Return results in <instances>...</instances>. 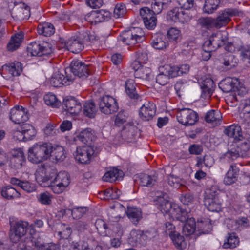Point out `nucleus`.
Wrapping results in <instances>:
<instances>
[{
	"label": "nucleus",
	"mask_w": 250,
	"mask_h": 250,
	"mask_svg": "<svg viewBox=\"0 0 250 250\" xmlns=\"http://www.w3.org/2000/svg\"><path fill=\"white\" fill-rule=\"evenodd\" d=\"M191 17L188 11L182 8L175 7L168 12L167 19L174 22L185 23L188 22Z\"/></svg>",
	"instance_id": "obj_11"
},
{
	"label": "nucleus",
	"mask_w": 250,
	"mask_h": 250,
	"mask_svg": "<svg viewBox=\"0 0 250 250\" xmlns=\"http://www.w3.org/2000/svg\"><path fill=\"white\" fill-rule=\"evenodd\" d=\"M215 50L224 45L227 39V33L224 31H217L209 37Z\"/></svg>",
	"instance_id": "obj_26"
},
{
	"label": "nucleus",
	"mask_w": 250,
	"mask_h": 250,
	"mask_svg": "<svg viewBox=\"0 0 250 250\" xmlns=\"http://www.w3.org/2000/svg\"><path fill=\"white\" fill-rule=\"evenodd\" d=\"M204 205L211 212H219L222 210V200L216 191L210 189L205 192Z\"/></svg>",
	"instance_id": "obj_5"
},
{
	"label": "nucleus",
	"mask_w": 250,
	"mask_h": 250,
	"mask_svg": "<svg viewBox=\"0 0 250 250\" xmlns=\"http://www.w3.org/2000/svg\"><path fill=\"white\" fill-rule=\"evenodd\" d=\"M125 4H117L114 9L113 16L116 18L122 17L126 13Z\"/></svg>",
	"instance_id": "obj_63"
},
{
	"label": "nucleus",
	"mask_w": 250,
	"mask_h": 250,
	"mask_svg": "<svg viewBox=\"0 0 250 250\" xmlns=\"http://www.w3.org/2000/svg\"><path fill=\"white\" fill-rule=\"evenodd\" d=\"M233 222L235 225L232 229L233 230H241V229L248 228L249 226V220L247 218L245 217L238 218Z\"/></svg>",
	"instance_id": "obj_55"
},
{
	"label": "nucleus",
	"mask_w": 250,
	"mask_h": 250,
	"mask_svg": "<svg viewBox=\"0 0 250 250\" xmlns=\"http://www.w3.org/2000/svg\"><path fill=\"white\" fill-rule=\"evenodd\" d=\"M170 216L173 220H178L184 222L188 220L189 217L188 213L182 210L178 206L174 204L173 209L171 210Z\"/></svg>",
	"instance_id": "obj_25"
},
{
	"label": "nucleus",
	"mask_w": 250,
	"mask_h": 250,
	"mask_svg": "<svg viewBox=\"0 0 250 250\" xmlns=\"http://www.w3.org/2000/svg\"><path fill=\"white\" fill-rule=\"evenodd\" d=\"M225 134L235 141H240L242 138L241 127L238 125H233L228 127L225 131Z\"/></svg>",
	"instance_id": "obj_30"
},
{
	"label": "nucleus",
	"mask_w": 250,
	"mask_h": 250,
	"mask_svg": "<svg viewBox=\"0 0 250 250\" xmlns=\"http://www.w3.org/2000/svg\"><path fill=\"white\" fill-rule=\"evenodd\" d=\"M140 14L143 19L144 23L147 22L148 19L156 15L151 9L147 7L141 8L140 10Z\"/></svg>",
	"instance_id": "obj_59"
},
{
	"label": "nucleus",
	"mask_w": 250,
	"mask_h": 250,
	"mask_svg": "<svg viewBox=\"0 0 250 250\" xmlns=\"http://www.w3.org/2000/svg\"><path fill=\"white\" fill-rule=\"evenodd\" d=\"M180 200L183 204L189 205L194 202V197L191 193H186L181 195Z\"/></svg>",
	"instance_id": "obj_64"
},
{
	"label": "nucleus",
	"mask_w": 250,
	"mask_h": 250,
	"mask_svg": "<svg viewBox=\"0 0 250 250\" xmlns=\"http://www.w3.org/2000/svg\"><path fill=\"white\" fill-rule=\"evenodd\" d=\"M166 195L163 192H157L156 204L158 205V208L163 213H168L170 215L171 210L173 209L174 205H172L171 203L165 199Z\"/></svg>",
	"instance_id": "obj_20"
},
{
	"label": "nucleus",
	"mask_w": 250,
	"mask_h": 250,
	"mask_svg": "<svg viewBox=\"0 0 250 250\" xmlns=\"http://www.w3.org/2000/svg\"><path fill=\"white\" fill-rule=\"evenodd\" d=\"M74 80L73 77L71 74H66L64 77L59 71L54 73L50 80L51 84L55 87H60L62 85H69Z\"/></svg>",
	"instance_id": "obj_15"
},
{
	"label": "nucleus",
	"mask_w": 250,
	"mask_h": 250,
	"mask_svg": "<svg viewBox=\"0 0 250 250\" xmlns=\"http://www.w3.org/2000/svg\"><path fill=\"white\" fill-rule=\"evenodd\" d=\"M222 116L221 112L218 110H210L206 114L205 119L208 123L217 124L220 123Z\"/></svg>",
	"instance_id": "obj_33"
},
{
	"label": "nucleus",
	"mask_w": 250,
	"mask_h": 250,
	"mask_svg": "<svg viewBox=\"0 0 250 250\" xmlns=\"http://www.w3.org/2000/svg\"><path fill=\"white\" fill-rule=\"evenodd\" d=\"M144 32L140 28H132L123 31L118 37L119 41L126 45H133L143 40Z\"/></svg>",
	"instance_id": "obj_4"
},
{
	"label": "nucleus",
	"mask_w": 250,
	"mask_h": 250,
	"mask_svg": "<svg viewBox=\"0 0 250 250\" xmlns=\"http://www.w3.org/2000/svg\"><path fill=\"white\" fill-rule=\"evenodd\" d=\"M151 45L156 49L163 50L167 48L168 45V43L166 38L162 35L160 34L157 36L153 37Z\"/></svg>",
	"instance_id": "obj_35"
},
{
	"label": "nucleus",
	"mask_w": 250,
	"mask_h": 250,
	"mask_svg": "<svg viewBox=\"0 0 250 250\" xmlns=\"http://www.w3.org/2000/svg\"><path fill=\"white\" fill-rule=\"evenodd\" d=\"M198 24L201 27L206 28H209L212 27H215V22L214 18H202L198 21Z\"/></svg>",
	"instance_id": "obj_57"
},
{
	"label": "nucleus",
	"mask_w": 250,
	"mask_h": 250,
	"mask_svg": "<svg viewBox=\"0 0 250 250\" xmlns=\"http://www.w3.org/2000/svg\"><path fill=\"white\" fill-rule=\"evenodd\" d=\"M156 113L155 105L150 102H146L140 108L139 116L144 121L152 119Z\"/></svg>",
	"instance_id": "obj_19"
},
{
	"label": "nucleus",
	"mask_w": 250,
	"mask_h": 250,
	"mask_svg": "<svg viewBox=\"0 0 250 250\" xmlns=\"http://www.w3.org/2000/svg\"><path fill=\"white\" fill-rule=\"evenodd\" d=\"M27 51L32 56H41L51 53L52 48L51 45L47 42L40 43L38 42H34L28 45Z\"/></svg>",
	"instance_id": "obj_12"
},
{
	"label": "nucleus",
	"mask_w": 250,
	"mask_h": 250,
	"mask_svg": "<svg viewBox=\"0 0 250 250\" xmlns=\"http://www.w3.org/2000/svg\"><path fill=\"white\" fill-rule=\"evenodd\" d=\"M126 213L130 221L134 224H137L142 218V212L137 208L128 207Z\"/></svg>",
	"instance_id": "obj_34"
},
{
	"label": "nucleus",
	"mask_w": 250,
	"mask_h": 250,
	"mask_svg": "<svg viewBox=\"0 0 250 250\" xmlns=\"http://www.w3.org/2000/svg\"><path fill=\"white\" fill-rule=\"evenodd\" d=\"M95 11L96 15L97 23L108 21L110 17V13L108 10L101 9Z\"/></svg>",
	"instance_id": "obj_52"
},
{
	"label": "nucleus",
	"mask_w": 250,
	"mask_h": 250,
	"mask_svg": "<svg viewBox=\"0 0 250 250\" xmlns=\"http://www.w3.org/2000/svg\"><path fill=\"white\" fill-rule=\"evenodd\" d=\"M121 192L116 188H107L104 191V194L107 198L112 199L118 198Z\"/></svg>",
	"instance_id": "obj_60"
},
{
	"label": "nucleus",
	"mask_w": 250,
	"mask_h": 250,
	"mask_svg": "<svg viewBox=\"0 0 250 250\" xmlns=\"http://www.w3.org/2000/svg\"><path fill=\"white\" fill-rule=\"evenodd\" d=\"M239 168L236 164H232L226 174L224 183L226 185H231L237 181Z\"/></svg>",
	"instance_id": "obj_24"
},
{
	"label": "nucleus",
	"mask_w": 250,
	"mask_h": 250,
	"mask_svg": "<svg viewBox=\"0 0 250 250\" xmlns=\"http://www.w3.org/2000/svg\"><path fill=\"white\" fill-rule=\"evenodd\" d=\"M136 84L134 80L129 79L125 83V90L127 95L131 99H138L139 95L136 91Z\"/></svg>",
	"instance_id": "obj_38"
},
{
	"label": "nucleus",
	"mask_w": 250,
	"mask_h": 250,
	"mask_svg": "<svg viewBox=\"0 0 250 250\" xmlns=\"http://www.w3.org/2000/svg\"><path fill=\"white\" fill-rule=\"evenodd\" d=\"M244 16L243 11L236 8H227L220 10L215 18H214L215 22V28L220 29L226 26L231 21L233 17Z\"/></svg>",
	"instance_id": "obj_3"
},
{
	"label": "nucleus",
	"mask_w": 250,
	"mask_h": 250,
	"mask_svg": "<svg viewBox=\"0 0 250 250\" xmlns=\"http://www.w3.org/2000/svg\"><path fill=\"white\" fill-rule=\"evenodd\" d=\"M62 106L64 110L73 115L79 114L82 108L81 103L74 97L64 99Z\"/></svg>",
	"instance_id": "obj_16"
},
{
	"label": "nucleus",
	"mask_w": 250,
	"mask_h": 250,
	"mask_svg": "<svg viewBox=\"0 0 250 250\" xmlns=\"http://www.w3.org/2000/svg\"><path fill=\"white\" fill-rule=\"evenodd\" d=\"M71 232V229L68 225L62 224L59 225L57 235L62 239H67Z\"/></svg>",
	"instance_id": "obj_48"
},
{
	"label": "nucleus",
	"mask_w": 250,
	"mask_h": 250,
	"mask_svg": "<svg viewBox=\"0 0 250 250\" xmlns=\"http://www.w3.org/2000/svg\"><path fill=\"white\" fill-rule=\"evenodd\" d=\"M214 83L211 78H206L203 80L201 82L202 97L205 99L210 97L214 90Z\"/></svg>",
	"instance_id": "obj_23"
},
{
	"label": "nucleus",
	"mask_w": 250,
	"mask_h": 250,
	"mask_svg": "<svg viewBox=\"0 0 250 250\" xmlns=\"http://www.w3.org/2000/svg\"><path fill=\"white\" fill-rule=\"evenodd\" d=\"M97 108L95 104L93 102H86L83 105V114L85 116L93 118L96 115Z\"/></svg>",
	"instance_id": "obj_47"
},
{
	"label": "nucleus",
	"mask_w": 250,
	"mask_h": 250,
	"mask_svg": "<svg viewBox=\"0 0 250 250\" xmlns=\"http://www.w3.org/2000/svg\"><path fill=\"white\" fill-rule=\"evenodd\" d=\"M214 163V159L210 155H205L203 158L197 157L196 166L200 167H203V165L207 167H211Z\"/></svg>",
	"instance_id": "obj_49"
},
{
	"label": "nucleus",
	"mask_w": 250,
	"mask_h": 250,
	"mask_svg": "<svg viewBox=\"0 0 250 250\" xmlns=\"http://www.w3.org/2000/svg\"><path fill=\"white\" fill-rule=\"evenodd\" d=\"M71 247L73 250H91L92 248L87 242L82 240L78 243L73 242Z\"/></svg>",
	"instance_id": "obj_58"
},
{
	"label": "nucleus",
	"mask_w": 250,
	"mask_h": 250,
	"mask_svg": "<svg viewBox=\"0 0 250 250\" xmlns=\"http://www.w3.org/2000/svg\"><path fill=\"white\" fill-rule=\"evenodd\" d=\"M29 224L27 222L19 221L11 223L9 237L13 243H17L23 236Z\"/></svg>",
	"instance_id": "obj_8"
},
{
	"label": "nucleus",
	"mask_w": 250,
	"mask_h": 250,
	"mask_svg": "<svg viewBox=\"0 0 250 250\" xmlns=\"http://www.w3.org/2000/svg\"><path fill=\"white\" fill-rule=\"evenodd\" d=\"M88 65L78 60H73L70 67L65 69V74H71L74 78L75 76L79 78H85L89 75Z\"/></svg>",
	"instance_id": "obj_9"
},
{
	"label": "nucleus",
	"mask_w": 250,
	"mask_h": 250,
	"mask_svg": "<svg viewBox=\"0 0 250 250\" xmlns=\"http://www.w3.org/2000/svg\"><path fill=\"white\" fill-rule=\"evenodd\" d=\"M94 153L93 148L90 146L77 147L74 155L76 161L81 164H88L90 162Z\"/></svg>",
	"instance_id": "obj_13"
},
{
	"label": "nucleus",
	"mask_w": 250,
	"mask_h": 250,
	"mask_svg": "<svg viewBox=\"0 0 250 250\" xmlns=\"http://www.w3.org/2000/svg\"><path fill=\"white\" fill-rule=\"evenodd\" d=\"M23 37V34L21 32L12 36L7 46L8 50L10 51H14L17 50L21 45Z\"/></svg>",
	"instance_id": "obj_28"
},
{
	"label": "nucleus",
	"mask_w": 250,
	"mask_h": 250,
	"mask_svg": "<svg viewBox=\"0 0 250 250\" xmlns=\"http://www.w3.org/2000/svg\"><path fill=\"white\" fill-rule=\"evenodd\" d=\"M178 121L185 125H192L198 120V114L190 108H182L177 113Z\"/></svg>",
	"instance_id": "obj_10"
},
{
	"label": "nucleus",
	"mask_w": 250,
	"mask_h": 250,
	"mask_svg": "<svg viewBox=\"0 0 250 250\" xmlns=\"http://www.w3.org/2000/svg\"><path fill=\"white\" fill-rule=\"evenodd\" d=\"M238 141V142L235 143V146L238 150L241 156H243L250 149V143L249 141L246 140L242 142Z\"/></svg>",
	"instance_id": "obj_53"
},
{
	"label": "nucleus",
	"mask_w": 250,
	"mask_h": 250,
	"mask_svg": "<svg viewBox=\"0 0 250 250\" xmlns=\"http://www.w3.org/2000/svg\"><path fill=\"white\" fill-rule=\"evenodd\" d=\"M87 211L86 207H75L72 210V215L74 218L79 219L83 216Z\"/></svg>",
	"instance_id": "obj_62"
},
{
	"label": "nucleus",
	"mask_w": 250,
	"mask_h": 250,
	"mask_svg": "<svg viewBox=\"0 0 250 250\" xmlns=\"http://www.w3.org/2000/svg\"><path fill=\"white\" fill-rule=\"evenodd\" d=\"M238 59L232 54H228L225 56L224 64L228 69H230L235 67L237 64Z\"/></svg>",
	"instance_id": "obj_54"
},
{
	"label": "nucleus",
	"mask_w": 250,
	"mask_h": 250,
	"mask_svg": "<svg viewBox=\"0 0 250 250\" xmlns=\"http://www.w3.org/2000/svg\"><path fill=\"white\" fill-rule=\"evenodd\" d=\"M95 139L94 132L90 128L85 129L77 136V140L83 144L92 142Z\"/></svg>",
	"instance_id": "obj_29"
},
{
	"label": "nucleus",
	"mask_w": 250,
	"mask_h": 250,
	"mask_svg": "<svg viewBox=\"0 0 250 250\" xmlns=\"http://www.w3.org/2000/svg\"><path fill=\"white\" fill-rule=\"evenodd\" d=\"M238 83V79L227 77L220 83L219 86L224 92L229 93L235 91L237 89Z\"/></svg>",
	"instance_id": "obj_22"
},
{
	"label": "nucleus",
	"mask_w": 250,
	"mask_h": 250,
	"mask_svg": "<svg viewBox=\"0 0 250 250\" xmlns=\"http://www.w3.org/2000/svg\"><path fill=\"white\" fill-rule=\"evenodd\" d=\"M219 4V3L217 1L206 0L203 7V11L205 13L211 14L217 8Z\"/></svg>",
	"instance_id": "obj_51"
},
{
	"label": "nucleus",
	"mask_w": 250,
	"mask_h": 250,
	"mask_svg": "<svg viewBox=\"0 0 250 250\" xmlns=\"http://www.w3.org/2000/svg\"><path fill=\"white\" fill-rule=\"evenodd\" d=\"M10 183L14 185H17L24 191L27 192H32L35 190V187L34 184L30 183L28 181H21L16 178H11Z\"/></svg>",
	"instance_id": "obj_32"
},
{
	"label": "nucleus",
	"mask_w": 250,
	"mask_h": 250,
	"mask_svg": "<svg viewBox=\"0 0 250 250\" xmlns=\"http://www.w3.org/2000/svg\"><path fill=\"white\" fill-rule=\"evenodd\" d=\"M44 101L45 103L49 106L53 107H57L59 105L60 102L58 100L55 95L52 93H48L44 96Z\"/></svg>",
	"instance_id": "obj_50"
},
{
	"label": "nucleus",
	"mask_w": 250,
	"mask_h": 250,
	"mask_svg": "<svg viewBox=\"0 0 250 250\" xmlns=\"http://www.w3.org/2000/svg\"><path fill=\"white\" fill-rule=\"evenodd\" d=\"M124 176L122 170L116 168H113L107 171L103 177L104 181L113 182L122 178Z\"/></svg>",
	"instance_id": "obj_27"
},
{
	"label": "nucleus",
	"mask_w": 250,
	"mask_h": 250,
	"mask_svg": "<svg viewBox=\"0 0 250 250\" xmlns=\"http://www.w3.org/2000/svg\"><path fill=\"white\" fill-rule=\"evenodd\" d=\"M52 144L50 143H38L28 150V160L33 163H39L50 157Z\"/></svg>",
	"instance_id": "obj_2"
},
{
	"label": "nucleus",
	"mask_w": 250,
	"mask_h": 250,
	"mask_svg": "<svg viewBox=\"0 0 250 250\" xmlns=\"http://www.w3.org/2000/svg\"><path fill=\"white\" fill-rule=\"evenodd\" d=\"M239 239L237 235L234 233L228 234L226 240L225 241L223 247L225 249L234 248L238 246Z\"/></svg>",
	"instance_id": "obj_40"
},
{
	"label": "nucleus",
	"mask_w": 250,
	"mask_h": 250,
	"mask_svg": "<svg viewBox=\"0 0 250 250\" xmlns=\"http://www.w3.org/2000/svg\"><path fill=\"white\" fill-rule=\"evenodd\" d=\"M167 36L170 42H177L181 36V31L178 28L171 27L167 31Z\"/></svg>",
	"instance_id": "obj_56"
},
{
	"label": "nucleus",
	"mask_w": 250,
	"mask_h": 250,
	"mask_svg": "<svg viewBox=\"0 0 250 250\" xmlns=\"http://www.w3.org/2000/svg\"><path fill=\"white\" fill-rule=\"evenodd\" d=\"M170 2L171 0H153L151 4V10L155 15L158 14Z\"/></svg>",
	"instance_id": "obj_42"
},
{
	"label": "nucleus",
	"mask_w": 250,
	"mask_h": 250,
	"mask_svg": "<svg viewBox=\"0 0 250 250\" xmlns=\"http://www.w3.org/2000/svg\"><path fill=\"white\" fill-rule=\"evenodd\" d=\"M1 195L3 197L7 199L18 198L20 196L19 192L10 186H7L3 188L1 191Z\"/></svg>",
	"instance_id": "obj_45"
},
{
	"label": "nucleus",
	"mask_w": 250,
	"mask_h": 250,
	"mask_svg": "<svg viewBox=\"0 0 250 250\" xmlns=\"http://www.w3.org/2000/svg\"><path fill=\"white\" fill-rule=\"evenodd\" d=\"M28 114L22 106H17L11 109L10 119L15 124H19L28 119Z\"/></svg>",
	"instance_id": "obj_17"
},
{
	"label": "nucleus",
	"mask_w": 250,
	"mask_h": 250,
	"mask_svg": "<svg viewBox=\"0 0 250 250\" xmlns=\"http://www.w3.org/2000/svg\"><path fill=\"white\" fill-rule=\"evenodd\" d=\"M155 236L154 231H143L140 230H132L130 233V242L133 246H145L147 242Z\"/></svg>",
	"instance_id": "obj_6"
},
{
	"label": "nucleus",
	"mask_w": 250,
	"mask_h": 250,
	"mask_svg": "<svg viewBox=\"0 0 250 250\" xmlns=\"http://www.w3.org/2000/svg\"><path fill=\"white\" fill-rule=\"evenodd\" d=\"M81 34L71 37L66 42L68 49L73 53H78L83 48V41Z\"/></svg>",
	"instance_id": "obj_18"
},
{
	"label": "nucleus",
	"mask_w": 250,
	"mask_h": 250,
	"mask_svg": "<svg viewBox=\"0 0 250 250\" xmlns=\"http://www.w3.org/2000/svg\"><path fill=\"white\" fill-rule=\"evenodd\" d=\"M41 228L43 226V222L41 220H36L34 224L30 225L28 228L29 231L25 238V248L26 249H34L39 246V234L36 232L34 226Z\"/></svg>",
	"instance_id": "obj_7"
},
{
	"label": "nucleus",
	"mask_w": 250,
	"mask_h": 250,
	"mask_svg": "<svg viewBox=\"0 0 250 250\" xmlns=\"http://www.w3.org/2000/svg\"><path fill=\"white\" fill-rule=\"evenodd\" d=\"M137 130L136 127L132 123H128L123 128L121 135L125 140L129 141L135 135Z\"/></svg>",
	"instance_id": "obj_37"
},
{
	"label": "nucleus",
	"mask_w": 250,
	"mask_h": 250,
	"mask_svg": "<svg viewBox=\"0 0 250 250\" xmlns=\"http://www.w3.org/2000/svg\"><path fill=\"white\" fill-rule=\"evenodd\" d=\"M140 184L142 186L148 187H152L157 180L156 176H150L147 174L142 173L139 176Z\"/></svg>",
	"instance_id": "obj_41"
},
{
	"label": "nucleus",
	"mask_w": 250,
	"mask_h": 250,
	"mask_svg": "<svg viewBox=\"0 0 250 250\" xmlns=\"http://www.w3.org/2000/svg\"><path fill=\"white\" fill-rule=\"evenodd\" d=\"M1 69L3 74H8L11 77L19 76L22 71V67L21 62H14L3 65Z\"/></svg>",
	"instance_id": "obj_21"
},
{
	"label": "nucleus",
	"mask_w": 250,
	"mask_h": 250,
	"mask_svg": "<svg viewBox=\"0 0 250 250\" xmlns=\"http://www.w3.org/2000/svg\"><path fill=\"white\" fill-rule=\"evenodd\" d=\"M56 162H62L65 159L66 155L64 148L60 146H54L52 145V151L51 156Z\"/></svg>",
	"instance_id": "obj_31"
},
{
	"label": "nucleus",
	"mask_w": 250,
	"mask_h": 250,
	"mask_svg": "<svg viewBox=\"0 0 250 250\" xmlns=\"http://www.w3.org/2000/svg\"><path fill=\"white\" fill-rule=\"evenodd\" d=\"M196 229V223L195 219L190 217L187 220L183 227V232L186 235L188 236L192 234Z\"/></svg>",
	"instance_id": "obj_43"
},
{
	"label": "nucleus",
	"mask_w": 250,
	"mask_h": 250,
	"mask_svg": "<svg viewBox=\"0 0 250 250\" xmlns=\"http://www.w3.org/2000/svg\"><path fill=\"white\" fill-rule=\"evenodd\" d=\"M21 128L26 141L32 139L36 134L35 128L30 124H24L21 126Z\"/></svg>",
	"instance_id": "obj_44"
},
{
	"label": "nucleus",
	"mask_w": 250,
	"mask_h": 250,
	"mask_svg": "<svg viewBox=\"0 0 250 250\" xmlns=\"http://www.w3.org/2000/svg\"><path fill=\"white\" fill-rule=\"evenodd\" d=\"M170 234L171 240L178 249L182 250L186 248V243L183 236L177 231L174 233Z\"/></svg>",
	"instance_id": "obj_39"
},
{
	"label": "nucleus",
	"mask_w": 250,
	"mask_h": 250,
	"mask_svg": "<svg viewBox=\"0 0 250 250\" xmlns=\"http://www.w3.org/2000/svg\"><path fill=\"white\" fill-rule=\"evenodd\" d=\"M36 180L42 187H50L55 194L62 193L70 183V177L66 171L59 172L53 180L46 174L44 167L39 168L36 173Z\"/></svg>",
	"instance_id": "obj_1"
},
{
	"label": "nucleus",
	"mask_w": 250,
	"mask_h": 250,
	"mask_svg": "<svg viewBox=\"0 0 250 250\" xmlns=\"http://www.w3.org/2000/svg\"><path fill=\"white\" fill-rule=\"evenodd\" d=\"M55 32L53 24L48 22L40 23L38 26V33L44 36H50Z\"/></svg>",
	"instance_id": "obj_36"
},
{
	"label": "nucleus",
	"mask_w": 250,
	"mask_h": 250,
	"mask_svg": "<svg viewBox=\"0 0 250 250\" xmlns=\"http://www.w3.org/2000/svg\"><path fill=\"white\" fill-rule=\"evenodd\" d=\"M160 68L162 69V73L167 74L169 78H173L178 76L179 67L178 66L165 65Z\"/></svg>",
	"instance_id": "obj_46"
},
{
	"label": "nucleus",
	"mask_w": 250,
	"mask_h": 250,
	"mask_svg": "<svg viewBox=\"0 0 250 250\" xmlns=\"http://www.w3.org/2000/svg\"><path fill=\"white\" fill-rule=\"evenodd\" d=\"M101 111L105 114H110L116 112L118 109V103L112 97L105 95L99 102Z\"/></svg>",
	"instance_id": "obj_14"
},
{
	"label": "nucleus",
	"mask_w": 250,
	"mask_h": 250,
	"mask_svg": "<svg viewBox=\"0 0 250 250\" xmlns=\"http://www.w3.org/2000/svg\"><path fill=\"white\" fill-rule=\"evenodd\" d=\"M52 195L48 192H43L39 194L38 201L43 205H50L51 204Z\"/></svg>",
	"instance_id": "obj_61"
}]
</instances>
